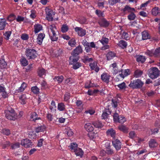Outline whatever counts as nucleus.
<instances>
[{
  "label": "nucleus",
  "mask_w": 160,
  "mask_h": 160,
  "mask_svg": "<svg viewBox=\"0 0 160 160\" xmlns=\"http://www.w3.org/2000/svg\"><path fill=\"white\" fill-rule=\"evenodd\" d=\"M58 32L57 30L55 25H51L48 29V34L51 40L52 41H57L58 39Z\"/></svg>",
  "instance_id": "1"
},
{
  "label": "nucleus",
  "mask_w": 160,
  "mask_h": 160,
  "mask_svg": "<svg viewBox=\"0 0 160 160\" xmlns=\"http://www.w3.org/2000/svg\"><path fill=\"white\" fill-rule=\"evenodd\" d=\"M6 118L8 120L14 121L18 118V114L13 108L11 107H8L4 111Z\"/></svg>",
  "instance_id": "2"
},
{
  "label": "nucleus",
  "mask_w": 160,
  "mask_h": 160,
  "mask_svg": "<svg viewBox=\"0 0 160 160\" xmlns=\"http://www.w3.org/2000/svg\"><path fill=\"white\" fill-rule=\"evenodd\" d=\"M25 55L28 60H33L37 57L38 54L34 49L27 48L26 50Z\"/></svg>",
  "instance_id": "3"
},
{
  "label": "nucleus",
  "mask_w": 160,
  "mask_h": 160,
  "mask_svg": "<svg viewBox=\"0 0 160 160\" xmlns=\"http://www.w3.org/2000/svg\"><path fill=\"white\" fill-rule=\"evenodd\" d=\"M144 84L141 79H138L131 81L129 86L133 89H140L142 88Z\"/></svg>",
  "instance_id": "4"
},
{
  "label": "nucleus",
  "mask_w": 160,
  "mask_h": 160,
  "mask_svg": "<svg viewBox=\"0 0 160 160\" xmlns=\"http://www.w3.org/2000/svg\"><path fill=\"white\" fill-rule=\"evenodd\" d=\"M159 71L156 67L152 68L148 71V75L152 79L157 78L159 75Z\"/></svg>",
  "instance_id": "5"
},
{
  "label": "nucleus",
  "mask_w": 160,
  "mask_h": 160,
  "mask_svg": "<svg viewBox=\"0 0 160 160\" xmlns=\"http://www.w3.org/2000/svg\"><path fill=\"white\" fill-rule=\"evenodd\" d=\"M113 121L115 122L122 124L126 121V119L124 117L121 115L119 116L116 111L113 115Z\"/></svg>",
  "instance_id": "6"
},
{
  "label": "nucleus",
  "mask_w": 160,
  "mask_h": 160,
  "mask_svg": "<svg viewBox=\"0 0 160 160\" xmlns=\"http://www.w3.org/2000/svg\"><path fill=\"white\" fill-rule=\"evenodd\" d=\"M112 145L115 148L117 151H118L121 148L122 142L118 138L114 139H112Z\"/></svg>",
  "instance_id": "7"
},
{
  "label": "nucleus",
  "mask_w": 160,
  "mask_h": 160,
  "mask_svg": "<svg viewBox=\"0 0 160 160\" xmlns=\"http://www.w3.org/2000/svg\"><path fill=\"white\" fill-rule=\"evenodd\" d=\"M21 144L25 148L31 147L33 145V142L32 141L28 138L22 140Z\"/></svg>",
  "instance_id": "8"
},
{
  "label": "nucleus",
  "mask_w": 160,
  "mask_h": 160,
  "mask_svg": "<svg viewBox=\"0 0 160 160\" xmlns=\"http://www.w3.org/2000/svg\"><path fill=\"white\" fill-rule=\"evenodd\" d=\"M98 23L101 27L106 28L109 25L110 23L105 18H101L98 21Z\"/></svg>",
  "instance_id": "9"
},
{
  "label": "nucleus",
  "mask_w": 160,
  "mask_h": 160,
  "mask_svg": "<svg viewBox=\"0 0 160 160\" xmlns=\"http://www.w3.org/2000/svg\"><path fill=\"white\" fill-rule=\"evenodd\" d=\"M106 134L107 136L110 137L112 138V139H114L117 138L116 131L112 128H110L108 129L106 132Z\"/></svg>",
  "instance_id": "10"
},
{
  "label": "nucleus",
  "mask_w": 160,
  "mask_h": 160,
  "mask_svg": "<svg viewBox=\"0 0 160 160\" xmlns=\"http://www.w3.org/2000/svg\"><path fill=\"white\" fill-rule=\"evenodd\" d=\"M46 13V18L47 20L49 21H52L53 18L52 17L53 12L52 10L49 8H47L45 9Z\"/></svg>",
  "instance_id": "11"
},
{
  "label": "nucleus",
  "mask_w": 160,
  "mask_h": 160,
  "mask_svg": "<svg viewBox=\"0 0 160 160\" xmlns=\"http://www.w3.org/2000/svg\"><path fill=\"white\" fill-rule=\"evenodd\" d=\"M74 30L75 32L77 33L78 35L80 37H82L86 35V30L81 28L76 27L74 28Z\"/></svg>",
  "instance_id": "12"
},
{
  "label": "nucleus",
  "mask_w": 160,
  "mask_h": 160,
  "mask_svg": "<svg viewBox=\"0 0 160 160\" xmlns=\"http://www.w3.org/2000/svg\"><path fill=\"white\" fill-rule=\"evenodd\" d=\"M121 11L124 13L128 12L131 13L132 12H135V10L134 8L130 7L129 6L126 5L123 8H122Z\"/></svg>",
  "instance_id": "13"
},
{
  "label": "nucleus",
  "mask_w": 160,
  "mask_h": 160,
  "mask_svg": "<svg viewBox=\"0 0 160 160\" xmlns=\"http://www.w3.org/2000/svg\"><path fill=\"white\" fill-rule=\"evenodd\" d=\"M107 154L109 155H113L115 154V151L111 148L110 143H108V145L106 147Z\"/></svg>",
  "instance_id": "14"
},
{
  "label": "nucleus",
  "mask_w": 160,
  "mask_h": 160,
  "mask_svg": "<svg viewBox=\"0 0 160 160\" xmlns=\"http://www.w3.org/2000/svg\"><path fill=\"white\" fill-rule=\"evenodd\" d=\"M96 47V45L93 42H91L89 45L85 47V50L87 53L90 52L91 51L92 48H95Z\"/></svg>",
  "instance_id": "15"
},
{
  "label": "nucleus",
  "mask_w": 160,
  "mask_h": 160,
  "mask_svg": "<svg viewBox=\"0 0 160 160\" xmlns=\"http://www.w3.org/2000/svg\"><path fill=\"white\" fill-rule=\"evenodd\" d=\"M45 34L44 33H39L38 36L37 42L39 45H41L42 43V41L45 38Z\"/></svg>",
  "instance_id": "16"
},
{
  "label": "nucleus",
  "mask_w": 160,
  "mask_h": 160,
  "mask_svg": "<svg viewBox=\"0 0 160 160\" xmlns=\"http://www.w3.org/2000/svg\"><path fill=\"white\" fill-rule=\"evenodd\" d=\"M41 120V118L40 117H38V115L37 114L36 112H33L32 113L31 116V121H34L36 122H37V120Z\"/></svg>",
  "instance_id": "17"
},
{
  "label": "nucleus",
  "mask_w": 160,
  "mask_h": 160,
  "mask_svg": "<svg viewBox=\"0 0 160 160\" xmlns=\"http://www.w3.org/2000/svg\"><path fill=\"white\" fill-rule=\"evenodd\" d=\"M7 24L8 23L5 18H0V31L4 29Z\"/></svg>",
  "instance_id": "18"
},
{
  "label": "nucleus",
  "mask_w": 160,
  "mask_h": 160,
  "mask_svg": "<svg viewBox=\"0 0 160 160\" xmlns=\"http://www.w3.org/2000/svg\"><path fill=\"white\" fill-rule=\"evenodd\" d=\"M79 56L72 54V55L70 57V64H74V63L77 62L78 60Z\"/></svg>",
  "instance_id": "19"
},
{
  "label": "nucleus",
  "mask_w": 160,
  "mask_h": 160,
  "mask_svg": "<svg viewBox=\"0 0 160 160\" xmlns=\"http://www.w3.org/2000/svg\"><path fill=\"white\" fill-rule=\"evenodd\" d=\"M136 57L137 61L139 63H144L146 59V58L145 56L141 55H138Z\"/></svg>",
  "instance_id": "20"
},
{
  "label": "nucleus",
  "mask_w": 160,
  "mask_h": 160,
  "mask_svg": "<svg viewBox=\"0 0 160 160\" xmlns=\"http://www.w3.org/2000/svg\"><path fill=\"white\" fill-rule=\"evenodd\" d=\"M110 76L107 75L106 73H103L101 75V79L106 83H108Z\"/></svg>",
  "instance_id": "21"
},
{
  "label": "nucleus",
  "mask_w": 160,
  "mask_h": 160,
  "mask_svg": "<svg viewBox=\"0 0 160 160\" xmlns=\"http://www.w3.org/2000/svg\"><path fill=\"white\" fill-rule=\"evenodd\" d=\"M82 48L79 45L74 49L72 54L77 56H78V55L80 53H82Z\"/></svg>",
  "instance_id": "22"
},
{
  "label": "nucleus",
  "mask_w": 160,
  "mask_h": 160,
  "mask_svg": "<svg viewBox=\"0 0 160 160\" xmlns=\"http://www.w3.org/2000/svg\"><path fill=\"white\" fill-rule=\"evenodd\" d=\"M116 56V54L114 52L110 51L107 54L106 57L108 60H110Z\"/></svg>",
  "instance_id": "23"
},
{
  "label": "nucleus",
  "mask_w": 160,
  "mask_h": 160,
  "mask_svg": "<svg viewBox=\"0 0 160 160\" xmlns=\"http://www.w3.org/2000/svg\"><path fill=\"white\" fill-rule=\"evenodd\" d=\"M148 144L150 148H155L158 146V143L156 140L153 139H150L149 142Z\"/></svg>",
  "instance_id": "24"
},
{
  "label": "nucleus",
  "mask_w": 160,
  "mask_h": 160,
  "mask_svg": "<svg viewBox=\"0 0 160 160\" xmlns=\"http://www.w3.org/2000/svg\"><path fill=\"white\" fill-rule=\"evenodd\" d=\"M142 39L145 40L150 38V36L148 32L146 31H143L142 32Z\"/></svg>",
  "instance_id": "25"
},
{
  "label": "nucleus",
  "mask_w": 160,
  "mask_h": 160,
  "mask_svg": "<svg viewBox=\"0 0 160 160\" xmlns=\"http://www.w3.org/2000/svg\"><path fill=\"white\" fill-rule=\"evenodd\" d=\"M27 84L25 82H23L21 86L18 89L16 90V92L19 93L23 91L27 87Z\"/></svg>",
  "instance_id": "26"
},
{
  "label": "nucleus",
  "mask_w": 160,
  "mask_h": 160,
  "mask_svg": "<svg viewBox=\"0 0 160 160\" xmlns=\"http://www.w3.org/2000/svg\"><path fill=\"white\" fill-rule=\"evenodd\" d=\"M152 12L153 16L159 15L160 14V8L158 7H155L152 9Z\"/></svg>",
  "instance_id": "27"
},
{
  "label": "nucleus",
  "mask_w": 160,
  "mask_h": 160,
  "mask_svg": "<svg viewBox=\"0 0 160 160\" xmlns=\"http://www.w3.org/2000/svg\"><path fill=\"white\" fill-rule=\"evenodd\" d=\"M63 79L64 77L62 75L56 76H55L53 78V80L54 81L57 82L58 84L61 83L63 81Z\"/></svg>",
  "instance_id": "28"
},
{
  "label": "nucleus",
  "mask_w": 160,
  "mask_h": 160,
  "mask_svg": "<svg viewBox=\"0 0 160 160\" xmlns=\"http://www.w3.org/2000/svg\"><path fill=\"white\" fill-rule=\"evenodd\" d=\"M84 127L86 130L89 132L93 131L94 130L92 124L90 123H87L85 124Z\"/></svg>",
  "instance_id": "29"
},
{
  "label": "nucleus",
  "mask_w": 160,
  "mask_h": 160,
  "mask_svg": "<svg viewBox=\"0 0 160 160\" xmlns=\"http://www.w3.org/2000/svg\"><path fill=\"white\" fill-rule=\"evenodd\" d=\"M42 29V27L41 24H36L34 25V32L35 34L38 33Z\"/></svg>",
  "instance_id": "30"
},
{
  "label": "nucleus",
  "mask_w": 160,
  "mask_h": 160,
  "mask_svg": "<svg viewBox=\"0 0 160 160\" xmlns=\"http://www.w3.org/2000/svg\"><path fill=\"white\" fill-rule=\"evenodd\" d=\"M66 106L63 102L59 103L58 105V109L59 111H65Z\"/></svg>",
  "instance_id": "31"
},
{
  "label": "nucleus",
  "mask_w": 160,
  "mask_h": 160,
  "mask_svg": "<svg viewBox=\"0 0 160 160\" xmlns=\"http://www.w3.org/2000/svg\"><path fill=\"white\" fill-rule=\"evenodd\" d=\"M143 74V71L140 69H137L134 73V76L136 78L141 77Z\"/></svg>",
  "instance_id": "32"
},
{
  "label": "nucleus",
  "mask_w": 160,
  "mask_h": 160,
  "mask_svg": "<svg viewBox=\"0 0 160 160\" xmlns=\"http://www.w3.org/2000/svg\"><path fill=\"white\" fill-rule=\"evenodd\" d=\"M45 70L43 68H39L38 69V74L39 77H42L44 75H46Z\"/></svg>",
  "instance_id": "33"
},
{
  "label": "nucleus",
  "mask_w": 160,
  "mask_h": 160,
  "mask_svg": "<svg viewBox=\"0 0 160 160\" xmlns=\"http://www.w3.org/2000/svg\"><path fill=\"white\" fill-rule=\"evenodd\" d=\"M96 85L92 83L91 81H88L85 83L84 87L86 88H89L94 87H96Z\"/></svg>",
  "instance_id": "34"
},
{
  "label": "nucleus",
  "mask_w": 160,
  "mask_h": 160,
  "mask_svg": "<svg viewBox=\"0 0 160 160\" xmlns=\"http://www.w3.org/2000/svg\"><path fill=\"white\" fill-rule=\"evenodd\" d=\"M127 45V42L123 40H120L118 44V45L122 49L126 48Z\"/></svg>",
  "instance_id": "35"
},
{
  "label": "nucleus",
  "mask_w": 160,
  "mask_h": 160,
  "mask_svg": "<svg viewBox=\"0 0 160 160\" xmlns=\"http://www.w3.org/2000/svg\"><path fill=\"white\" fill-rule=\"evenodd\" d=\"M92 123L95 127L98 128H101L103 126L102 123L99 121L93 122Z\"/></svg>",
  "instance_id": "36"
},
{
  "label": "nucleus",
  "mask_w": 160,
  "mask_h": 160,
  "mask_svg": "<svg viewBox=\"0 0 160 160\" xmlns=\"http://www.w3.org/2000/svg\"><path fill=\"white\" fill-rule=\"evenodd\" d=\"M26 97L25 94H22L19 98V102L22 104L26 103Z\"/></svg>",
  "instance_id": "37"
},
{
  "label": "nucleus",
  "mask_w": 160,
  "mask_h": 160,
  "mask_svg": "<svg viewBox=\"0 0 160 160\" xmlns=\"http://www.w3.org/2000/svg\"><path fill=\"white\" fill-rule=\"evenodd\" d=\"M74 152L77 156H79L80 157H82L83 153V152L82 149L78 148Z\"/></svg>",
  "instance_id": "38"
},
{
  "label": "nucleus",
  "mask_w": 160,
  "mask_h": 160,
  "mask_svg": "<svg viewBox=\"0 0 160 160\" xmlns=\"http://www.w3.org/2000/svg\"><path fill=\"white\" fill-rule=\"evenodd\" d=\"M106 112H103L102 115V118L105 119L108 118V115L111 114V111H109V109L106 110Z\"/></svg>",
  "instance_id": "39"
},
{
  "label": "nucleus",
  "mask_w": 160,
  "mask_h": 160,
  "mask_svg": "<svg viewBox=\"0 0 160 160\" xmlns=\"http://www.w3.org/2000/svg\"><path fill=\"white\" fill-rule=\"evenodd\" d=\"M39 89L37 86H34L32 87L31 88L32 92L34 94L37 95L39 92Z\"/></svg>",
  "instance_id": "40"
},
{
  "label": "nucleus",
  "mask_w": 160,
  "mask_h": 160,
  "mask_svg": "<svg viewBox=\"0 0 160 160\" xmlns=\"http://www.w3.org/2000/svg\"><path fill=\"white\" fill-rule=\"evenodd\" d=\"M65 119L61 117L58 118H57L56 120H54V122L56 124H59L60 123H63L65 122Z\"/></svg>",
  "instance_id": "41"
},
{
  "label": "nucleus",
  "mask_w": 160,
  "mask_h": 160,
  "mask_svg": "<svg viewBox=\"0 0 160 160\" xmlns=\"http://www.w3.org/2000/svg\"><path fill=\"white\" fill-rule=\"evenodd\" d=\"M154 57L156 58L160 57V47L154 50Z\"/></svg>",
  "instance_id": "42"
},
{
  "label": "nucleus",
  "mask_w": 160,
  "mask_h": 160,
  "mask_svg": "<svg viewBox=\"0 0 160 160\" xmlns=\"http://www.w3.org/2000/svg\"><path fill=\"white\" fill-rule=\"evenodd\" d=\"M7 64L4 59L0 60V67L1 69L6 68Z\"/></svg>",
  "instance_id": "43"
},
{
  "label": "nucleus",
  "mask_w": 160,
  "mask_h": 160,
  "mask_svg": "<svg viewBox=\"0 0 160 160\" xmlns=\"http://www.w3.org/2000/svg\"><path fill=\"white\" fill-rule=\"evenodd\" d=\"M136 15L133 12H131L128 16V18L130 21L133 20L136 18Z\"/></svg>",
  "instance_id": "44"
},
{
  "label": "nucleus",
  "mask_w": 160,
  "mask_h": 160,
  "mask_svg": "<svg viewBox=\"0 0 160 160\" xmlns=\"http://www.w3.org/2000/svg\"><path fill=\"white\" fill-rule=\"evenodd\" d=\"M118 128L120 130L124 133H127L128 132V128L124 125H122L118 126Z\"/></svg>",
  "instance_id": "45"
},
{
  "label": "nucleus",
  "mask_w": 160,
  "mask_h": 160,
  "mask_svg": "<svg viewBox=\"0 0 160 160\" xmlns=\"http://www.w3.org/2000/svg\"><path fill=\"white\" fill-rule=\"evenodd\" d=\"M118 99L117 98H114L112 100V107L116 108L118 106Z\"/></svg>",
  "instance_id": "46"
},
{
  "label": "nucleus",
  "mask_w": 160,
  "mask_h": 160,
  "mask_svg": "<svg viewBox=\"0 0 160 160\" xmlns=\"http://www.w3.org/2000/svg\"><path fill=\"white\" fill-rule=\"evenodd\" d=\"M45 130V127L44 126L41 125L37 127L35 129V131L37 132H43Z\"/></svg>",
  "instance_id": "47"
},
{
  "label": "nucleus",
  "mask_w": 160,
  "mask_h": 160,
  "mask_svg": "<svg viewBox=\"0 0 160 160\" xmlns=\"http://www.w3.org/2000/svg\"><path fill=\"white\" fill-rule=\"evenodd\" d=\"M12 33L11 31H8L6 32L3 34L4 38L5 40H8L9 39V37L10 36Z\"/></svg>",
  "instance_id": "48"
},
{
  "label": "nucleus",
  "mask_w": 160,
  "mask_h": 160,
  "mask_svg": "<svg viewBox=\"0 0 160 160\" xmlns=\"http://www.w3.org/2000/svg\"><path fill=\"white\" fill-rule=\"evenodd\" d=\"M109 41L108 38L102 37L101 40H99L100 42L103 45L107 44L108 43Z\"/></svg>",
  "instance_id": "49"
},
{
  "label": "nucleus",
  "mask_w": 160,
  "mask_h": 160,
  "mask_svg": "<svg viewBox=\"0 0 160 160\" xmlns=\"http://www.w3.org/2000/svg\"><path fill=\"white\" fill-rule=\"evenodd\" d=\"M71 65H72V68L75 70L78 69L82 66L81 63L78 62L74 63V64H72Z\"/></svg>",
  "instance_id": "50"
},
{
  "label": "nucleus",
  "mask_w": 160,
  "mask_h": 160,
  "mask_svg": "<svg viewBox=\"0 0 160 160\" xmlns=\"http://www.w3.org/2000/svg\"><path fill=\"white\" fill-rule=\"evenodd\" d=\"M16 16L13 14H10L7 18V20L9 22H11L15 19Z\"/></svg>",
  "instance_id": "51"
},
{
  "label": "nucleus",
  "mask_w": 160,
  "mask_h": 160,
  "mask_svg": "<svg viewBox=\"0 0 160 160\" xmlns=\"http://www.w3.org/2000/svg\"><path fill=\"white\" fill-rule=\"evenodd\" d=\"M20 143L17 142L14 143H12L11 145V148L12 149H15L20 147Z\"/></svg>",
  "instance_id": "52"
},
{
  "label": "nucleus",
  "mask_w": 160,
  "mask_h": 160,
  "mask_svg": "<svg viewBox=\"0 0 160 160\" xmlns=\"http://www.w3.org/2000/svg\"><path fill=\"white\" fill-rule=\"evenodd\" d=\"M20 62L22 65L23 66H26L28 64L27 60L24 57L21 58L20 60Z\"/></svg>",
  "instance_id": "53"
},
{
  "label": "nucleus",
  "mask_w": 160,
  "mask_h": 160,
  "mask_svg": "<svg viewBox=\"0 0 160 160\" xmlns=\"http://www.w3.org/2000/svg\"><path fill=\"white\" fill-rule=\"evenodd\" d=\"M78 145L75 142H72L71 143L70 148L74 152L78 148Z\"/></svg>",
  "instance_id": "54"
},
{
  "label": "nucleus",
  "mask_w": 160,
  "mask_h": 160,
  "mask_svg": "<svg viewBox=\"0 0 160 160\" xmlns=\"http://www.w3.org/2000/svg\"><path fill=\"white\" fill-rule=\"evenodd\" d=\"M117 87L119 88V89L123 90L125 89L127 87L126 85L125 82H123L117 85Z\"/></svg>",
  "instance_id": "55"
},
{
  "label": "nucleus",
  "mask_w": 160,
  "mask_h": 160,
  "mask_svg": "<svg viewBox=\"0 0 160 160\" xmlns=\"http://www.w3.org/2000/svg\"><path fill=\"white\" fill-rule=\"evenodd\" d=\"M78 22L81 24H87V19L84 17H82L78 19Z\"/></svg>",
  "instance_id": "56"
},
{
  "label": "nucleus",
  "mask_w": 160,
  "mask_h": 160,
  "mask_svg": "<svg viewBox=\"0 0 160 160\" xmlns=\"http://www.w3.org/2000/svg\"><path fill=\"white\" fill-rule=\"evenodd\" d=\"M93 61V58H89L87 56H85L83 57V62L84 63H87L92 62Z\"/></svg>",
  "instance_id": "57"
},
{
  "label": "nucleus",
  "mask_w": 160,
  "mask_h": 160,
  "mask_svg": "<svg viewBox=\"0 0 160 160\" xmlns=\"http://www.w3.org/2000/svg\"><path fill=\"white\" fill-rule=\"evenodd\" d=\"M1 132L3 134L7 136H9L11 133L10 130L8 129H3L1 131Z\"/></svg>",
  "instance_id": "58"
},
{
  "label": "nucleus",
  "mask_w": 160,
  "mask_h": 160,
  "mask_svg": "<svg viewBox=\"0 0 160 160\" xmlns=\"http://www.w3.org/2000/svg\"><path fill=\"white\" fill-rule=\"evenodd\" d=\"M10 145V142L9 141H6L3 142L2 145V148L5 149L8 148Z\"/></svg>",
  "instance_id": "59"
},
{
  "label": "nucleus",
  "mask_w": 160,
  "mask_h": 160,
  "mask_svg": "<svg viewBox=\"0 0 160 160\" xmlns=\"http://www.w3.org/2000/svg\"><path fill=\"white\" fill-rule=\"evenodd\" d=\"M76 43V40L74 38L71 39L68 42V45L71 47H74Z\"/></svg>",
  "instance_id": "60"
},
{
  "label": "nucleus",
  "mask_w": 160,
  "mask_h": 160,
  "mask_svg": "<svg viewBox=\"0 0 160 160\" xmlns=\"http://www.w3.org/2000/svg\"><path fill=\"white\" fill-rule=\"evenodd\" d=\"M70 94L69 92H66L64 96V101L68 102L70 98Z\"/></svg>",
  "instance_id": "61"
},
{
  "label": "nucleus",
  "mask_w": 160,
  "mask_h": 160,
  "mask_svg": "<svg viewBox=\"0 0 160 160\" xmlns=\"http://www.w3.org/2000/svg\"><path fill=\"white\" fill-rule=\"evenodd\" d=\"M145 54L150 57H154V50H147L145 52Z\"/></svg>",
  "instance_id": "62"
},
{
  "label": "nucleus",
  "mask_w": 160,
  "mask_h": 160,
  "mask_svg": "<svg viewBox=\"0 0 160 160\" xmlns=\"http://www.w3.org/2000/svg\"><path fill=\"white\" fill-rule=\"evenodd\" d=\"M61 31L63 32H66L68 30V27L66 24H63L61 28Z\"/></svg>",
  "instance_id": "63"
},
{
  "label": "nucleus",
  "mask_w": 160,
  "mask_h": 160,
  "mask_svg": "<svg viewBox=\"0 0 160 160\" xmlns=\"http://www.w3.org/2000/svg\"><path fill=\"white\" fill-rule=\"evenodd\" d=\"M95 13L98 17H104V13L103 12H102L100 10H96L95 11Z\"/></svg>",
  "instance_id": "64"
}]
</instances>
